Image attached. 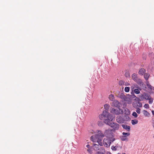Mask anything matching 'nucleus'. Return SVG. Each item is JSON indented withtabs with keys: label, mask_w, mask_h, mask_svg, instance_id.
<instances>
[{
	"label": "nucleus",
	"mask_w": 154,
	"mask_h": 154,
	"mask_svg": "<svg viewBox=\"0 0 154 154\" xmlns=\"http://www.w3.org/2000/svg\"><path fill=\"white\" fill-rule=\"evenodd\" d=\"M104 136L102 133V131L98 130L97 134L95 136H92L91 137V140L94 142H97L98 145L96 144H93L94 149L95 151L98 150L101 148V146L103 145L102 141Z\"/></svg>",
	"instance_id": "obj_1"
},
{
	"label": "nucleus",
	"mask_w": 154,
	"mask_h": 154,
	"mask_svg": "<svg viewBox=\"0 0 154 154\" xmlns=\"http://www.w3.org/2000/svg\"><path fill=\"white\" fill-rule=\"evenodd\" d=\"M130 119V118L127 115L118 116L116 117L117 122L119 124H122L125 122L128 121Z\"/></svg>",
	"instance_id": "obj_2"
},
{
	"label": "nucleus",
	"mask_w": 154,
	"mask_h": 154,
	"mask_svg": "<svg viewBox=\"0 0 154 154\" xmlns=\"http://www.w3.org/2000/svg\"><path fill=\"white\" fill-rule=\"evenodd\" d=\"M113 131L112 130L110 129H108L105 130L104 134V136H105L108 138H112L114 137V134L113 133ZM102 133L103 134L102 132Z\"/></svg>",
	"instance_id": "obj_3"
},
{
	"label": "nucleus",
	"mask_w": 154,
	"mask_h": 154,
	"mask_svg": "<svg viewBox=\"0 0 154 154\" xmlns=\"http://www.w3.org/2000/svg\"><path fill=\"white\" fill-rule=\"evenodd\" d=\"M130 134L129 132H123L122 133V135L120 137L121 140L123 141H128V137L130 135Z\"/></svg>",
	"instance_id": "obj_4"
},
{
	"label": "nucleus",
	"mask_w": 154,
	"mask_h": 154,
	"mask_svg": "<svg viewBox=\"0 0 154 154\" xmlns=\"http://www.w3.org/2000/svg\"><path fill=\"white\" fill-rule=\"evenodd\" d=\"M110 111L111 113L116 115L122 114L123 113V110L121 109L120 108H118V109L112 108L111 109Z\"/></svg>",
	"instance_id": "obj_5"
},
{
	"label": "nucleus",
	"mask_w": 154,
	"mask_h": 154,
	"mask_svg": "<svg viewBox=\"0 0 154 154\" xmlns=\"http://www.w3.org/2000/svg\"><path fill=\"white\" fill-rule=\"evenodd\" d=\"M106 118L107 119H104V122L106 124L110 126V124L112 123L111 122L114 120L115 116H110L109 117Z\"/></svg>",
	"instance_id": "obj_6"
},
{
	"label": "nucleus",
	"mask_w": 154,
	"mask_h": 154,
	"mask_svg": "<svg viewBox=\"0 0 154 154\" xmlns=\"http://www.w3.org/2000/svg\"><path fill=\"white\" fill-rule=\"evenodd\" d=\"M110 126L112 128V130L113 132H115L116 131L119 129V125L116 123L112 122L110 124Z\"/></svg>",
	"instance_id": "obj_7"
},
{
	"label": "nucleus",
	"mask_w": 154,
	"mask_h": 154,
	"mask_svg": "<svg viewBox=\"0 0 154 154\" xmlns=\"http://www.w3.org/2000/svg\"><path fill=\"white\" fill-rule=\"evenodd\" d=\"M103 143L105 146L109 147L111 143V140L110 139L105 138L103 140Z\"/></svg>",
	"instance_id": "obj_8"
},
{
	"label": "nucleus",
	"mask_w": 154,
	"mask_h": 154,
	"mask_svg": "<svg viewBox=\"0 0 154 154\" xmlns=\"http://www.w3.org/2000/svg\"><path fill=\"white\" fill-rule=\"evenodd\" d=\"M111 105L112 106H114L116 107L117 108H119L121 107L122 105L121 103L119 102L118 101L116 100H115L112 103H111Z\"/></svg>",
	"instance_id": "obj_9"
},
{
	"label": "nucleus",
	"mask_w": 154,
	"mask_h": 154,
	"mask_svg": "<svg viewBox=\"0 0 154 154\" xmlns=\"http://www.w3.org/2000/svg\"><path fill=\"white\" fill-rule=\"evenodd\" d=\"M133 106L135 108L141 107H142V103L139 101H135L133 103Z\"/></svg>",
	"instance_id": "obj_10"
},
{
	"label": "nucleus",
	"mask_w": 154,
	"mask_h": 154,
	"mask_svg": "<svg viewBox=\"0 0 154 154\" xmlns=\"http://www.w3.org/2000/svg\"><path fill=\"white\" fill-rule=\"evenodd\" d=\"M102 115L105 118L109 117L110 116H113L109 113L106 110H104L103 111Z\"/></svg>",
	"instance_id": "obj_11"
},
{
	"label": "nucleus",
	"mask_w": 154,
	"mask_h": 154,
	"mask_svg": "<svg viewBox=\"0 0 154 154\" xmlns=\"http://www.w3.org/2000/svg\"><path fill=\"white\" fill-rule=\"evenodd\" d=\"M122 126L124 129L127 131L129 132L131 130V127L130 126L123 124L122 125Z\"/></svg>",
	"instance_id": "obj_12"
},
{
	"label": "nucleus",
	"mask_w": 154,
	"mask_h": 154,
	"mask_svg": "<svg viewBox=\"0 0 154 154\" xmlns=\"http://www.w3.org/2000/svg\"><path fill=\"white\" fill-rule=\"evenodd\" d=\"M146 72L145 70L143 68L141 69L139 71V74L140 75H143Z\"/></svg>",
	"instance_id": "obj_13"
},
{
	"label": "nucleus",
	"mask_w": 154,
	"mask_h": 154,
	"mask_svg": "<svg viewBox=\"0 0 154 154\" xmlns=\"http://www.w3.org/2000/svg\"><path fill=\"white\" fill-rule=\"evenodd\" d=\"M143 95L144 97L145 100H148V99H149V98H150L151 97L150 96L147 94L144 93L143 94Z\"/></svg>",
	"instance_id": "obj_14"
},
{
	"label": "nucleus",
	"mask_w": 154,
	"mask_h": 154,
	"mask_svg": "<svg viewBox=\"0 0 154 154\" xmlns=\"http://www.w3.org/2000/svg\"><path fill=\"white\" fill-rule=\"evenodd\" d=\"M139 97V98H137V97H136L137 100L141 101H143L144 100H145L143 94V95H141Z\"/></svg>",
	"instance_id": "obj_15"
},
{
	"label": "nucleus",
	"mask_w": 154,
	"mask_h": 154,
	"mask_svg": "<svg viewBox=\"0 0 154 154\" xmlns=\"http://www.w3.org/2000/svg\"><path fill=\"white\" fill-rule=\"evenodd\" d=\"M109 98L110 100H111L112 101L115 100L114 96L112 94L109 95Z\"/></svg>",
	"instance_id": "obj_16"
},
{
	"label": "nucleus",
	"mask_w": 154,
	"mask_h": 154,
	"mask_svg": "<svg viewBox=\"0 0 154 154\" xmlns=\"http://www.w3.org/2000/svg\"><path fill=\"white\" fill-rule=\"evenodd\" d=\"M132 78L133 79L134 81H136L137 80V75L135 73H134L132 74Z\"/></svg>",
	"instance_id": "obj_17"
},
{
	"label": "nucleus",
	"mask_w": 154,
	"mask_h": 154,
	"mask_svg": "<svg viewBox=\"0 0 154 154\" xmlns=\"http://www.w3.org/2000/svg\"><path fill=\"white\" fill-rule=\"evenodd\" d=\"M131 123L132 125H134L138 123V121L137 119L132 120Z\"/></svg>",
	"instance_id": "obj_18"
},
{
	"label": "nucleus",
	"mask_w": 154,
	"mask_h": 154,
	"mask_svg": "<svg viewBox=\"0 0 154 154\" xmlns=\"http://www.w3.org/2000/svg\"><path fill=\"white\" fill-rule=\"evenodd\" d=\"M149 73H145L144 75V78L146 80H147L149 78Z\"/></svg>",
	"instance_id": "obj_19"
},
{
	"label": "nucleus",
	"mask_w": 154,
	"mask_h": 154,
	"mask_svg": "<svg viewBox=\"0 0 154 154\" xmlns=\"http://www.w3.org/2000/svg\"><path fill=\"white\" fill-rule=\"evenodd\" d=\"M143 114L146 116H149V113L146 110H144L143 111Z\"/></svg>",
	"instance_id": "obj_20"
},
{
	"label": "nucleus",
	"mask_w": 154,
	"mask_h": 154,
	"mask_svg": "<svg viewBox=\"0 0 154 154\" xmlns=\"http://www.w3.org/2000/svg\"><path fill=\"white\" fill-rule=\"evenodd\" d=\"M146 85L148 88L150 90H154V87H152L150 84L148 83L146 84Z\"/></svg>",
	"instance_id": "obj_21"
},
{
	"label": "nucleus",
	"mask_w": 154,
	"mask_h": 154,
	"mask_svg": "<svg viewBox=\"0 0 154 154\" xmlns=\"http://www.w3.org/2000/svg\"><path fill=\"white\" fill-rule=\"evenodd\" d=\"M138 83L140 85V86H143V82H142V80L140 79H139L138 81Z\"/></svg>",
	"instance_id": "obj_22"
},
{
	"label": "nucleus",
	"mask_w": 154,
	"mask_h": 154,
	"mask_svg": "<svg viewBox=\"0 0 154 154\" xmlns=\"http://www.w3.org/2000/svg\"><path fill=\"white\" fill-rule=\"evenodd\" d=\"M109 105L107 104H106L104 105V108L105 109L107 110H108L109 109Z\"/></svg>",
	"instance_id": "obj_23"
},
{
	"label": "nucleus",
	"mask_w": 154,
	"mask_h": 154,
	"mask_svg": "<svg viewBox=\"0 0 154 154\" xmlns=\"http://www.w3.org/2000/svg\"><path fill=\"white\" fill-rule=\"evenodd\" d=\"M130 88L129 87H126L125 88V91L126 92H128L129 91Z\"/></svg>",
	"instance_id": "obj_24"
},
{
	"label": "nucleus",
	"mask_w": 154,
	"mask_h": 154,
	"mask_svg": "<svg viewBox=\"0 0 154 154\" xmlns=\"http://www.w3.org/2000/svg\"><path fill=\"white\" fill-rule=\"evenodd\" d=\"M136 112L138 114H140L141 112V109L139 108H137Z\"/></svg>",
	"instance_id": "obj_25"
},
{
	"label": "nucleus",
	"mask_w": 154,
	"mask_h": 154,
	"mask_svg": "<svg viewBox=\"0 0 154 154\" xmlns=\"http://www.w3.org/2000/svg\"><path fill=\"white\" fill-rule=\"evenodd\" d=\"M132 115L135 118L137 117L138 116V115L137 113L135 112H134L132 113Z\"/></svg>",
	"instance_id": "obj_26"
},
{
	"label": "nucleus",
	"mask_w": 154,
	"mask_h": 154,
	"mask_svg": "<svg viewBox=\"0 0 154 154\" xmlns=\"http://www.w3.org/2000/svg\"><path fill=\"white\" fill-rule=\"evenodd\" d=\"M125 76L126 77H128L130 76V74L128 71H126L125 74Z\"/></svg>",
	"instance_id": "obj_27"
},
{
	"label": "nucleus",
	"mask_w": 154,
	"mask_h": 154,
	"mask_svg": "<svg viewBox=\"0 0 154 154\" xmlns=\"http://www.w3.org/2000/svg\"><path fill=\"white\" fill-rule=\"evenodd\" d=\"M134 92L137 94H139L140 93V91L137 89H135L134 90Z\"/></svg>",
	"instance_id": "obj_28"
},
{
	"label": "nucleus",
	"mask_w": 154,
	"mask_h": 154,
	"mask_svg": "<svg viewBox=\"0 0 154 154\" xmlns=\"http://www.w3.org/2000/svg\"><path fill=\"white\" fill-rule=\"evenodd\" d=\"M148 100H149V103L150 104H152L153 103V100L152 98L151 97L150 98H149V99H148Z\"/></svg>",
	"instance_id": "obj_29"
},
{
	"label": "nucleus",
	"mask_w": 154,
	"mask_h": 154,
	"mask_svg": "<svg viewBox=\"0 0 154 154\" xmlns=\"http://www.w3.org/2000/svg\"><path fill=\"white\" fill-rule=\"evenodd\" d=\"M144 107L146 109H148L149 108V106L148 104H145L144 105Z\"/></svg>",
	"instance_id": "obj_30"
},
{
	"label": "nucleus",
	"mask_w": 154,
	"mask_h": 154,
	"mask_svg": "<svg viewBox=\"0 0 154 154\" xmlns=\"http://www.w3.org/2000/svg\"><path fill=\"white\" fill-rule=\"evenodd\" d=\"M98 125L99 126H101L102 125V122L100 121L98 122Z\"/></svg>",
	"instance_id": "obj_31"
},
{
	"label": "nucleus",
	"mask_w": 154,
	"mask_h": 154,
	"mask_svg": "<svg viewBox=\"0 0 154 154\" xmlns=\"http://www.w3.org/2000/svg\"><path fill=\"white\" fill-rule=\"evenodd\" d=\"M111 149L113 150H116L117 149L116 148V146H112L111 147Z\"/></svg>",
	"instance_id": "obj_32"
},
{
	"label": "nucleus",
	"mask_w": 154,
	"mask_h": 154,
	"mask_svg": "<svg viewBox=\"0 0 154 154\" xmlns=\"http://www.w3.org/2000/svg\"><path fill=\"white\" fill-rule=\"evenodd\" d=\"M152 125L153 128H154V119H152Z\"/></svg>",
	"instance_id": "obj_33"
},
{
	"label": "nucleus",
	"mask_w": 154,
	"mask_h": 154,
	"mask_svg": "<svg viewBox=\"0 0 154 154\" xmlns=\"http://www.w3.org/2000/svg\"><path fill=\"white\" fill-rule=\"evenodd\" d=\"M87 151L90 153H92V150H91V149L89 148L87 149Z\"/></svg>",
	"instance_id": "obj_34"
},
{
	"label": "nucleus",
	"mask_w": 154,
	"mask_h": 154,
	"mask_svg": "<svg viewBox=\"0 0 154 154\" xmlns=\"http://www.w3.org/2000/svg\"><path fill=\"white\" fill-rule=\"evenodd\" d=\"M125 111H126V112H127V114H128L130 113V112L129 110L128 109H125Z\"/></svg>",
	"instance_id": "obj_35"
},
{
	"label": "nucleus",
	"mask_w": 154,
	"mask_h": 154,
	"mask_svg": "<svg viewBox=\"0 0 154 154\" xmlns=\"http://www.w3.org/2000/svg\"><path fill=\"white\" fill-rule=\"evenodd\" d=\"M111 138V139H110V140H111V143L113 142L115 140V138Z\"/></svg>",
	"instance_id": "obj_36"
},
{
	"label": "nucleus",
	"mask_w": 154,
	"mask_h": 154,
	"mask_svg": "<svg viewBox=\"0 0 154 154\" xmlns=\"http://www.w3.org/2000/svg\"><path fill=\"white\" fill-rule=\"evenodd\" d=\"M98 154H105L103 152H98Z\"/></svg>",
	"instance_id": "obj_37"
},
{
	"label": "nucleus",
	"mask_w": 154,
	"mask_h": 154,
	"mask_svg": "<svg viewBox=\"0 0 154 154\" xmlns=\"http://www.w3.org/2000/svg\"><path fill=\"white\" fill-rule=\"evenodd\" d=\"M86 147H87L88 148V149L89 148H90V146L89 145V144H87L86 146Z\"/></svg>",
	"instance_id": "obj_38"
},
{
	"label": "nucleus",
	"mask_w": 154,
	"mask_h": 154,
	"mask_svg": "<svg viewBox=\"0 0 154 154\" xmlns=\"http://www.w3.org/2000/svg\"><path fill=\"white\" fill-rule=\"evenodd\" d=\"M122 81H120L119 82V85H122Z\"/></svg>",
	"instance_id": "obj_39"
},
{
	"label": "nucleus",
	"mask_w": 154,
	"mask_h": 154,
	"mask_svg": "<svg viewBox=\"0 0 154 154\" xmlns=\"http://www.w3.org/2000/svg\"><path fill=\"white\" fill-rule=\"evenodd\" d=\"M108 154H111V153H110V152H109Z\"/></svg>",
	"instance_id": "obj_40"
},
{
	"label": "nucleus",
	"mask_w": 154,
	"mask_h": 154,
	"mask_svg": "<svg viewBox=\"0 0 154 154\" xmlns=\"http://www.w3.org/2000/svg\"><path fill=\"white\" fill-rule=\"evenodd\" d=\"M133 96H134V97H136V96H135V95H133Z\"/></svg>",
	"instance_id": "obj_41"
},
{
	"label": "nucleus",
	"mask_w": 154,
	"mask_h": 154,
	"mask_svg": "<svg viewBox=\"0 0 154 154\" xmlns=\"http://www.w3.org/2000/svg\"><path fill=\"white\" fill-rule=\"evenodd\" d=\"M143 58V59H146V58H144V57Z\"/></svg>",
	"instance_id": "obj_42"
},
{
	"label": "nucleus",
	"mask_w": 154,
	"mask_h": 154,
	"mask_svg": "<svg viewBox=\"0 0 154 154\" xmlns=\"http://www.w3.org/2000/svg\"><path fill=\"white\" fill-rule=\"evenodd\" d=\"M122 154H126L125 153H123Z\"/></svg>",
	"instance_id": "obj_43"
},
{
	"label": "nucleus",
	"mask_w": 154,
	"mask_h": 154,
	"mask_svg": "<svg viewBox=\"0 0 154 154\" xmlns=\"http://www.w3.org/2000/svg\"><path fill=\"white\" fill-rule=\"evenodd\" d=\"M131 103V102H129V103Z\"/></svg>",
	"instance_id": "obj_44"
}]
</instances>
